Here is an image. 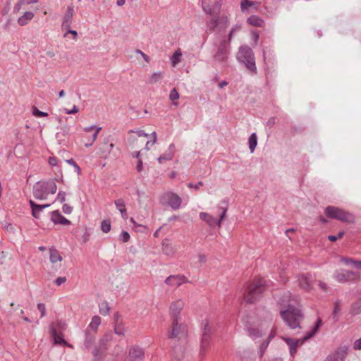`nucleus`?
Returning <instances> with one entry per match:
<instances>
[{
    "instance_id": "4c0bfd02",
    "label": "nucleus",
    "mask_w": 361,
    "mask_h": 361,
    "mask_svg": "<svg viewBox=\"0 0 361 361\" xmlns=\"http://www.w3.org/2000/svg\"><path fill=\"white\" fill-rule=\"evenodd\" d=\"M341 304L339 301H336L334 304V308L332 312V317L335 322H337L338 320V314L341 311Z\"/></svg>"
},
{
    "instance_id": "338daca9",
    "label": "nucleus",
    "mask_w": 361,
    "mask_h": 361,
    "mask_svg": "<svg viewBox=\"0 0 361 361\" xmlns=\"http://www.w3.org/2000/svg\"><path fill=\"white\" fill-rule=\"evenodd\" d=\"M213 8L214 13L215 12H219L221 8V4L219 1H216L213 6H212Z\"/></svg>"
},
{
    "instance_id": "774afa93",
    "label": "nucleus",
    "mask_w": 361,
    "mask_h": 361,
    "mask_svg": "<svg viewBox=\"0 0 361 361\" xmlns=\"http://www.w3.org/2000/svg\"><path fill=\"white\" fill-rule=\"evenodd\" d=\"M324 361H339L338 357L336 355L332 356H329L326 357V359Z\"/></svg>"
},
{
    "instance_id": "6ab92c4d",
    "label": "nucleus",
    "mask_w": 361,
    "mask_h": 361,
    "mask_svg": "<svg viewBox=\"0 0 361 361\" xmlns=\"http://www.w3.org/2000/svg\"><path fill=\"white\" fill-rule=\"evenodd\" d=\"M50 334L56 344L67 345V342L63 338V334L61 332H57L56 329L53 325L50 326Z\"/></svg>"
},
{
    "instance_id": "cd10ccee",
    "label": "nucleus",
    "mask_w": 361,
    "mask_h": 361,
    "mask_svg": "<svg viewBox=\"0 0 361 361\" xmlns=\"http://www.w3.org/2000/svg\"><path fill=\"white\" fill-rule=\"evenodd\" d=\"M106 349V346L101 345L99 348H95L92 352L94 357V361L99 360L102 357V355Z\"/></svg>"
},
{
    "instance_id": "6e6d98bb",
    "label": "nucleus",
    "mask_w": 361,
    "mask_h": 361,
    "mask_svg": "<svg viewBox=\"0 0 361 361\" xmlns=\"http://www.w3.org/2000/svg\"><path fill=\"white\" fill-rule=\"evenodd\" d=\"M67 281V279L66 277L63 276V277H58L56 279V280L54 281V283L56 286H59L61 285H62L63 283H66Z\"/></svg>"
},
{
    "instance_id": "603ef678",
    "label": "nucleus",
    "mask_w": 361,
    "mask_h": 361,
    "mask_svg": "<svg viewBox=\"0 0 361 361\" xmlns=\"http://www.w3.org/2000/svg\"><path fill=\"white\" fill-rule=\"evenodd\" d=\"M37 309L40 312V317L42 318L46 314V306L44 303H38Z\"/></svg>"
},
{
    "instance_id": "473e14b6",
    "label": "nucleus",
    "mask_w": 361,
    "mask_h": 361,
    "mask_svg": "<svg viewBox=\"0 0 361 361\" xmlns=\"http://www.w3.org/2000/svg\"><path fill=\"white\" fill-rule=\"evenodd\" d=\"M341 261L343 262L346 265L353 264L357 269H361V261L354 260L348 257H343Z\"/></svg>"
},
{
    "instance_id": "aec40b11",
    "label": "nucleus",
    "mask_w": 361,
    "mask_h": 361,
    "mask_svg": "<svg viewBox=\"0 0 361 361\" xmlns=\"http://www.w3.org/2000/svg\"><path fill=\"white\" fill-rule=\"evenodd\" d=\"M228 23V18L226 16H223L221 18H219V17H215V18H212L208 23V26H209V31L211 32H214V30L218 27L219 23H222L225 26H226Z\"/></svg>"
},
{
    "instance_id": "ddd939ff",
    "label": "nucleus",
    "mask_w": 361,
    "mask_h": 361,
    "mask_svg": "<svg viewBox=\"0 0 361 361\" xmlns=\"http://www.w3.org/2000/svg\"><path fill=\"white\" fill-rule=\"evenodd\" d=\"M185 302L182 300L173 302L170 306V315L172 320H180V314L184 307Z\"/></svg>"
},
{
    "instance_id": "0e129e2a",
    "label": "nucleus",
    "mask_w": 361,
    "mask_h": 361,
    "mask_svg": "<svg viewBox=\"0 0 361 361\" xmlns=\"http://www.w3.org/2000/svg\"><path fill=\"white\" fill-rule=\"evenodd\" d=\"M136 194L138 197V202L140 203L141 202V199L143 197H147V195H145V193L143 192V191H141L139 189H137L136 190Z\"/></svg>"
},
{
    "instance_id": "864d4df0",
    "label": "nucleus",
    "mask_w": 361,
    "mask_h": 361,
    "mask_svg": "<svg viewBox=\"0 0 361 361\" xmlns=\"http://www.w3.org/2000/svg\"><path fill=\"white\" fill-rule=\"evenodd\" d=\"M63 30H66V33L64 34V37H66L68 34H71L73 39H75L77 38L78 32L76 30H71V27L63 28Z\"/></svg>"
},
{
    "instance_id": "49530a36",
    "label": "nucleus",
    "mask_w": 361,
    "mask_h": 361,
    "mask_svg": "<svg viewBox=\"0 0 361 361\" xmlns=\"http://www.w3.org/2000/svg\"><path fill=\"white\" fill-rule=\"evenodd\" d=\"M42 207H41V204H37L36 207L34 208V210L32 211V215L36 218L38 219L39 216V213L42 211Z\"/></svg>"
},
{
    "instance_id": "39448f33",
    "label": "nucleus",
    "mask_w": 361,
    "mask_h": 361,
    "mask_svg": "<svg viewBox=\"0 0 361 361\" xmlns=\"http://www.w3.org/2000/svg\"><path fill=\"white\" fill-rule=\"evenodd\" d=\"M324 214L327 217L341 222L349 224L355 222V216L352 213L337 207H326L324 209Z\"/></svg>"
},
{
    "instance_id": "7ed1b4c3",
    "label": "nucleus",
    "mask_w": 361,
    "mask_h": 361,
    "mask_svg": "<svg viewBox=\"0 0 361 361\" xmlns=\"http://www.w3.org/2000/svg\"><path fill=\"white\" fill-rule=\"evenodd\" d=\"M280 315L290 329L300 328V323L303 314L300 309L288 305L286 310L280 311Z\"/></svg>"
},
{
    "instance_id": "412c9836",
    "label": "nucleus",
    "mask_w": 361,
    "mask_h": 361,
    "mask_svg": "<svg viewBox=\"0 0 361 361\" xmlns=\"http://www.w3.org/2000/svg\"><path fill=\"white\" fill-rule=\"evenodd\" d=\"M114 147V145L112 142H109V138H106L102 143L99 150L103 157H106L111 153Z\"/></svg>"
},
{
    "instance_id": "5701e85b",
    "label": "nucleus",
    "mask_w": 361,
    "mask_h": 361,
    "mask_svg": "<svg viewBox=\"0 0 361 361\" xmlns=\"http://www.w3.org/2000/svg\"><path fill=\"white\" fill-rule=\"evenodd\" d=\"M85 341H84V345H85V348H90L92 346V345L94 341L96 333H94V332L92 333L89 331L88 329H87L85 330Z\"/></svg>"
},
{
    "instance_id": "3c124183",
    "label": "nucleus",
    "mask_w": 361,
    "mask_h": 361,
    "mask_svg": "<svg viewBox=\"0 0 361 361\" xmlns=\"http://www.w3.org/2000/svg\"><path fill=\"white\" fill-rule=\"evenodd\" d=\"M119 240H121L123 243H126L130 240V234L127 231H122Z\"/></svg>"
},
{
    "instance_id": "f03ea898",
    "label": "nucleus",
    "mask_w": 361,
    "mask_h": 361,
    "mask_svg": "<svg viewBox=\"0 0 361 361\" xmlns=\"http://www.w3.org/2000/svg\"><path fill=\"white\" fill-rule=\"evenodd\" d=\"M236 58L251 74H257L255 54L250 47L247 45L240 47Z\"/></svg>"
},
{
    "instance_id": "423d86ee",
    "label": "nucleus",
    "mask_w": 361,
    "mask_h": 361,
    "mask_svg": "<svg viewBox=\"0 0 361 361\" xmlns=\"http://www.w3.org/2000/svg\"><path fill=\"white\" fill-rule=\"evenodd\" d=\"M219 209L221 211V214H220L219 219H216L207 212H200L199 214L200 219L204 221L211 228L214 227L215 226L220 228L222 221L226 219L228 208L227 206H220L219 207Z\"/></svg>"
},
{
    "instance_id": "a19ab883",
    "label": "nucleus",
    "mask_w": 361,
    "mask_h": 361,
    "mask_svg": "<svg viewBox=\"0 0 361 361\" xmlns=\"http://www.w3.org/2000/svg\"><path fill=\"white\" fill-rule=\"evenodd\" d=\"M173 157V155L171 153H169L167 152V150L163 154H161L159 158H158V161L159 163H162L164 161H169V160H171Z\"/></svg>"
},
{
    "instance_id": "79ce46f5",
    "label": "nucleus",
    "mask_w": 361,
    "mask_h": 361,
    "mask_svg": "<svg viewBox=\"0 0 361 361\" xmlns=\"http://www.w3.org/2000/svg\"><path fill=\"white\" fill-rule=\"evenodd\" d=\"M178 98H179V93L177 91V90L176 88L172 89L169 94V99L171 101L174 102V101L177 100ZM173 104L176 106V105H178V103L173 102Z\"/></svg>"
},
{
    "instance_id": "f257e3e1",
    "label": "nucleus",
    "mask_w": 361,
    "mask_h": 361,
    "mask_svg": "<svg viewBox=\"0 0 361 361\" xmlns=\"http://www.w3.org/2000/svg\"><path fill=\"white\" fill-rule=\"evenodd\" d=\"M267 286H268V284L264 279H255L245 290L243 293L244 300L247 303L255 302L261 296Z\"/></svg>"
},
{
    "instance_id": "6e6552de",
    "label": "nucleus",
    "mask_w": 361,
    "mask_h": 361,
    "mask_svg": "<svg viewBox=\"0 0 361 361\" xmlns=\"http://www.w3.org/2000/svg\"><path fill=\"white\" fill-rule=\"evenodd\" d=\"M187 331V326L183 324H179V320L176 319L172 320V326L169 337L171 339L178 338V340H180L186 336Z\"/></svg>"
},
{
    "instance_id": "4be33fe9",
    "label": "nucleus",
    "mask_w": 361,
    "mask_h": 361,
    "mask_svg": "<svg viewBox=\"0 0 361 361\" xmlns=\"http://www.w3.org/2000/svg\"><path fill=\"white\" fill-rule=\"evenodd\" d=\"M49 259L52 264H54L57 262L62 261L63 257L60 255L59 250L52 247L49 249Z\"/></svg>"
},
{
    "instance_id": "de8ad7c7",
    "label": "nucleus",
    "mask_w": 361,
    "mask_h": 361,
    "mask_svg": "<svg viewBox=\"0 0 361 361\" xmlns=\"http://www.w3.org/2000/svg\"><path fill=\"white\" fill-rule=\"evenodd\" d=\"M113 334L111 333L106 334L101 340L100 345L106 346V343L109 342L112 339Z\"/></svg>"
},
{
    "instance_id": "c03bdc74",
    "label": "nucleus",
    "mask_w": 361,
    "mask_h": 361,
    "mask_svg": "<svg viewBox=\"0 0 361 361\" xmlns=\"http://www.w3.org/2000/svg\"><path fill=\"white\" fill-rule=\"evenodd\" d=\"M32 114L36 117H46L48 116L47 113L42 111L35 106L32 108Z\"/></svg>"
},
{
    "instance_id": "dca6fc26",
    "label": "nucleus",
    "mask_w": 361,
    "mask_h": 361,
    "mask_svg": "<svg viewBox=\"0 0 361 361\" xmlns=\"http://www.w3.org/2000/svg\"><path fill=\"white\" fill-rule=\"evenodd\" d=\"M286 344L289 347L290 355L293 357L297 352V348L299 345L303 343V338L302 339H293L290 338H283Z\"/></svg>"
},
{
    "instance_id": "20e7f679",
    "label": "nucleus",
    "mask_w": 361,
    "mask_h": 361,
    "mask_svg": "<svg viewBox=\"0 0 361 361\" xmlns=\"http://www.w3.org/2000/svg\"><path fill=\"white\" fill-rule=\"evenodd\" d=\"M57 186L53 179L39 181L33 186V196L37 200H47L49 194L56 192Z\"/></svg>"
},
{
    "instance_id": "8fccbe9b",
    "label": "nucleus",
    "mask_w": 361,
    "mask_h": 361,
    "mask_svg": "<svg viewBox=\"0 0 361 361\" xmlns=\"http://www.w3.org/2000/svg\"><path fill=\"white\" fill-rule=\"evenodd\" d=\"M252 5V2L249 0H242L240 3V8L242 11L247 10Z\"/></svg>"
},
{
    "instance_id": "e2e57ef3",
    "label": "nucleus",
    "mask_w": 361,
    "mask_h": 361,
    "mask_svg": "<svg viewBox=\"0 0 361 361\" xmlns=\"http://www.w3.org/2000/svg\"><path fill=\"white\" fill-rule=\"evenodd\" d=\"M354 350H361V338L355 341L353 343Z\"/></svg>"
},
{
    "instance_id": "393cba45",
    "label": "nucleus",
    "mask_w": 361,
    "mask_h": 361,
    "mask_svg": "<svg viewBox=\"0 0 361 361\" xmlns=\"http://www.w3.org/2000/svg\"><path fill=\"white\" fill-rule=\"evenodd\" d=\"M114 204L117 209L121 212L122 217L126 219L127 217V212L124 200L123 199L116 200Z\"/></svg>"
},
{
    "instance_id": "69168bd1",
    "label": "nucleus",
    "mask_w": 361,
    "mask_h": 361,
    "mask_svg": "<svg viewBox=\"0 0 361 361\" xmlns=\"http://www.w3.org/2000/svg\"><path fill=\"white\" fill-rule=\"evenodd\" d=\"M23 4V1H18L13 7V12L14 13H18L20 8H21V6Z\"/></svg>"
},
{
    "instance_id": "f704fd0d",
    "label": "nucleus",
    "mask_w": 361,
    "mask_h": 361,
    "mask_svg": "<svg viewBox=\"0 0 361 361\" xmlns=\"http://www.w3.org/2000/svg\"><path fill=\"white\" fill-rule=\"evenodd\" d=\"M110 312V307L106 301L102 302L99 305V313L102 315H108Z\"/></svg>"
},
{
    "instance_id": "c756f323",
    "label": "nucleus",
    "mask_w": 361,
    "mask_h": 361,
    "mask_svg": "<svg viewBox=\"0 0 361 361\" xmlns=\"http://www.w3.org/2000/svg\"><path fill=\"white\" fill-rule=\"evenodd\" d=\"M248 143H249V149L250 152L252 153L257 145V137L256 133H253L250 135L248 139Z\"/></svg>"
},
{
    "instance_id": "7c9ffc66",
    "label": "nucleus",
    "mask_w": 361,
    "mask_h": 361,
    "mask_svg": "<svg viewBox=\"0 0 361 361\" xmlns=\"http://www.w3.org/2000/svg\"><path fill=\"white\" fill-rule=\"evenodd\" d=\"M321 324H322V319L320 318H319L315 323V326H314V329L310 332H309L306 336H305L303 337V341H307L309 338H312L317 333V331H318Z\"/></svg>"
},
{
    "instance_id": "bf43d9fd",
    "label": "nucleus",
    "mask_w": 361,
    "mask_h": 361,
    "mask_svg": "<svg viewBox=\"0 0 361 361\" xmlns=\"http://www.w3.org/2000/svg\"><path fill=\"white\" fill-rule=\"evenodd\" d=\"M203 185V182L199 181L197 183L194 184L192 183H188V187L189 188H194L195 190H198L200 186Z\"/></svg>"
},
{
    "instance_id": "c9c22d12",
    "label": "nucleus",
    "mask_w": 361,
    "mask_h": 361,
    "mask_svg": "<svg viewBox=\"0 0 361 361\" xmlns=\"http://www.w3.org/2000/svg\"><path fill=\"white\" fill-rule=\"evenodd\" d=\"M163 78L161 72H155L153 73L149 77V82L150 84H154L161 80Z\"/></svg>"
},
{
    "instance_id": "5fc2aeb1",
    "label": "nucleus",
    "mask_w": 361,
    "mask_h": 361,
    "mask_svg": "<svg viewBox=\"0 0 361 361\" xmlns=\"http://www.w3.org/2000/svg\"><path fill=\"white\" fill-rule=\"evenodd\" d=\"M114 332L117 335H124L125 329L121 325L117 324L114 328Z\"/></svg>"
},
{
    "instance_id": "a211bd4d",
    "label": "nucleus",
    "mask_w": 361,
    "mask_h": 361,
    "mask_svg": "<svg viewBox=\"0 0 361 361\" xmlns=\"http://www.w3.org/2000/svg\"><path fill=\"white\" fill-rule=\"evenodd\" d=\"M74 15V9L71 6H68L66 12L63 16V22L61 24L62 29L71 27L73 18Z\"/></svg>"
},
{
    "instance_id": "72a5a7b5",
    "label": "nucleus",
    "mask_w": 361,
    "mask_h": 361,
    "mask_svg": "<svg viewBox=\"0 0 361 361\" xmlns=\"http://www.w3.org/2000/svg\"><path fill=\"white\" fill-rule=\"evenodd\" d=\"M182 53L180 49L176 50L171 58V63L173 66L180 62Z\"/></svg>"
},
{
    "instance_id": "680f3d73",
    "label": "nucleus",
    "mask_w": 361,
    "mask_h": 361,
    "mask_svg": "<svg viewBox=\"0 0 361 361\" xmlns=\"http://www.w3.org/2000/svg\"><path fill=\"white\" fill-rule=\"evenodd\" d=\"M4 228L6 231L10 232V233H13L15 231V228H14V226H13L12 224L11 223H6L4 226Z\"/></svg>"
},
{
    "instance_id": "052dcab7",
    "label": "nucleus",
    "mask_w": 361,
    "mask_h": 361,
    "mask_svg": "<svg viewBox=\"0 0 361 361\" xmlns=\"http://www.w3.org/2000/svg\"><path fill=\"white\" fill-rule=\"evenodd\" d=\"M79 111V109L77 106L74 105L73 109L69 110L68 109H64V111L67 114H73L78 113Z\"/></svg>"
},
{
    "instance_id": "a878e982",
    "label": "nucleus",
    "mask_w": 361,
    "mask_h": 361,
    "mask_svg": "<svg viewBox=\"0 0 361 361\" xmlns=\"http://www.w3.org/2000/svg\"><path fill=\"white\" fill-rule=\"evenodd\" d=\"M349 313L352 316L361 314V298L351 305Z\"/></svg>"
},
{
    "instance_id": "2f4dec72",
    "label": "nucleus",
    "mask_w": 361,
    "mask_h": 361,
    "mask_svg": "<svg viewBox=\"0 0 361 361\" xmlns=\"http://www.w3.org/2000/svg\"><path fill=\"white\" fill-rule=\"evenodd\" d=\"M247 22L252 25L257 26V27H261L262 26L264 21L262 18H259L257 16H251L247 19Z\"/></svg>"
},
{
    "instance_id": "09e8293b",
    "label": "nucleus",
    "mask_w": 361,
    "mask_h": 361,
    "mask_svg": "<svg viewBox=\"0 0 361 361\" xmlns=\"http://www.w3.org/2000/svg\"><path fill=\"white\" fill-rule=\"evenodd\" d=\"M66 162L68 164L71 165L72 167H74L75 171L77 172V173L80 174V166L77 164V163L73 159H70L66 160Z\"/></svg>"
},
{
    "instance_id": "0eeeda50",
    "label": "nucleus",
    "mask_w": 361,
    "mask_h": 361,
    "mask_svg": "<svg viewBox=\"0 0 361 361\" xmlns=\"http://www.w3.org/2000/svg\"><path fill=\"white\" fill-rule=\"evenodd\" d=\"M160 201L163 204H168L174 210L178 209L182 203V199L177 194L172 192L164 193Z\"/></svg>"
},
{
    "instance_id": "f3484780",
    "label": "nucleus",
    "mask_w": 361,
    "mask_h": 361,
    "mask_svg": "<svg viewBox=\"0 0 361 361\" xmlns=\"http://www.w3.org/2000/svg\"><path fill=\"white\" fill-rule=\"evenodd\" d=\"M51 221L54 224L70 225L71 221L64 217L58 210L51 212Z\"/></svg>"
},
{
    "instance_id": "bb28decb",
    "label": "nucleus",
    "mask_w": 361,
    "mask_h": 361,
    "mask_svg": "<svg viewBox=\"0 0 361 361\" xmlns=\"http://www.w3.org/2000/svg\"><path fill=\"white\" fill-rule=\"evenodd\" d=\"M101 324V318L99 316H94L92 318L91 322L88 325L87 329H91L93 332L96 333L98 326Z\"/></svg>"
},
{
    "instance_id": "9d476101",
    "label": "nucleus",
    "mask_w": 361,
    "mask_h": 361,
    "mask_svg": "<svg viewBox=\"0 0 361 361\" xmlns=\"http://www.w3.org/2000/svg\"><path fill=\"white\" fill-rule=\"evenodd\" d=\"M334 276L338 282L341 283L356 281L359 278L355 272L345 269L335 271Z\"/></svg>"
},
{
    "instance_id": "9b49d317",
    "label": "nucleus",
    "mask_w": 361,
    "mask_h": 361,
    "mask_svg": "<svg viewBox=\"0 0 361 361\" xmlns=\"http://www.w3.org/2000/svg\"><path fill=\"white\" fill-rule=\"evenodd\" d=\"M202 336L201 339L200 353H204L209 345L211 340L212 329L207 322H203Z\"/></svg>"
},
{
    "instance_id": "13d9d810",
    "label": "nucleus",
    "mask_w": 361,
    "mask_h": 361,
    "mask_svg": "<svg viewBox=\"0 0 361 361\" xmlns=\"http://www.w3.org/2000/svg\"><path fill=\"white\" fill-rule=\"evenodd\" d=\"M66 192L63 191H59L57 195V200H59L61 202H63L66 200Z\"/></svg>"
},
{
    "instance_id": "ea45409f",
    "label": "nucleus",
    "mask_w": 361,
    "mask_h": 361,
    "mask_svg": "<svg viewBox=\"0 0 361 361\" xmlns=\"http://www.w3.org/2000/svg\"><path fill=\"white\" fill-rule=\"evenodd\" d=\"M102 130V127H97L95 130V132L93 133V135H92V137H91V142H87L85 144V146L86 147H90L93 145V143L94 142V141L97 140V137H98V134L99 133V131Z\"/></svg>"
},
{
    "instance_id": "e433bc0d",
    "label": "nucleus",
    "mask_w": 361,
    "mask_h": 361,
    "mask_svg": "<svg viewBox=\"0 0 361 361\" xmlns=\"http://www.w3.org/2000/svg\"><path fill=\"white\" fill-rule=\"evenodd\" d=\"M57 330V332H61L65 331L66 329V324L62 320H57L54 324H52Z\"/></svg>"
},
{
    "instance_id": "f8f14e48",
    "label": "nucleus",
    "mask_w": 361,
    "mask_h": 361,
    "mask_svg": "<svg viewBox=\"0 0 361 361\" xmlns=\"http://www.w3.org/2000/svg\"><path fill=\"white\" fill-rule=\"evenodd\" d=\"M144 355L143 349L138 346H131L128 350V356L125 361H142Z\"/></svg>"
},
{
    "instance_id": "4d7b16f0",
    "label": "nucleus",
    "mask_w": 361,
    "mask_h": 361,
    "mask_svg": "<svg viewBox=\"0 0 361 361\" xmlns=\"http://www.w3.org/2000/svg\"><path fill=\"white\" fill-rule=\"evenodd\" d=\"M62 210L65 214H69L72 212L73 207L67 204H64L62 207Z\"/></svg>"
},
{
    "instance_id": "b1692460",
    "label": "nucleus",
    "mask_w": 361,
    "mask_h": 361,
    "mask_svg": "<svg viewBox=\"0 0 361 361\" xmlns=\"http://www.w3.org/2000/svg\"><path fill=\"white\" fill-rule=\"evenodd\" d=\"M34 17V13L31 11L25 12L24 14L20 16L18 19V23L20 25L24 26L28 23Z\"/></svg>"
},
{
    "instance_id": "a18cd8bd",
    "label": "nucleus",
    "mask_w": 361,
    "mask_h": 361,
    "mask_svg": "<svg viewBox=\"0 0 361 361\" xmlns=\"http://www.w3.org/2000/svg\"><path fill=\"white\" fill-rule=\"evenodd\" d=\"M202 9L207 14L212 15L214 13L212 7L204 1H202Z\"/></svg>"
},
{
    "instance_id": "4468645a",
    "label": "nucleus",
    "mask_w": 361,
    "mask_h": 361,
    "mask_svg": "<svg viewBox=\"0 0 361 361\" xmlns=\"http://www.w3.org/2000/svg\"><path fill=\"white\" fill-rule=\"evenodd\" d=\"M312 281L313 277L310 274H301L298 276L299 286L305 290H310Z\"/></svg>"
},
{
    "instance_id": "37998d69",
    "label": "nucleus",
    "mask_w": 361,
    "mask_h": 361,
    "mask_svg": "<svg viewBox=\"0 0 361 361\" xmlns=\"http://www.w3.org/2000/svg\"><path fill=\"white\" fill-rule=\"evenodd\" d=\"M248 335L252 338H256L260 336V333L257 329L250 328L248 329Z\"/></svg>"
},
{
    "instance_id": "2eb2a0df",
    "label": "nucleus",
    "mask_w": 361,
    "mask_h": 361,
    "mask_svg": "<svg viewBox=\"0 0 361 361\" xmlns=\"http://www.w3.org/2000/svg\"><path fill=\"white\" fill-rule=\"evenodd\" d=\"M187 281L186 277L183 275H171L165 280L167 285L175 287H178Z\"/></svg>"
},
{
    "instance_id": "58836bf2",
    "label": "nucleus",
    "mask_w": 361,
    "mask_h": 361,
    "mask_svg": "<svg viewBox=\"0 0 361 361\" xmlns=\"http://www.w3.org/2000/svg\"><path fill=\"white\" fill-rule=\"evenodd\" d=\"M111 221L108 219H104L101 223V229L102 231L106 233L111 231Z\"/></svg>"
},
{
    "instance_id": "1a4fd4ad",
    "label": "nucleus",
    "mask_w": 361,
    "mask_h": 361,
    "mask_svg": "<svg viewBox=\"0 0 361 361\" xmlns=\"http://www.w3.org/2000/svg\"><path fill=\"white\" fill-rule=\"evenodd\" d=\"M230 53V44L227 42L226 39H224L220 42L214 59L216 61L220 63L226 62Z\"/></svg>"
},
{
    "instance_id": "c85d7f7f",
    "label": "nucleus",
    "mask_w": 361,
    "mask_h": 361,
    "mask_svg": "<svg viewBox=\"0 0 361 361\" xmlns=\"http://www.w3.org/2000/svg\"><path fill=\"white\" fill-rule=\"evenodd\" d=\"M183 354L184 351L182 347L178 346L172 348V355L177 360H180L182 358H183Z\"/></svg>"
}]
</instances>
